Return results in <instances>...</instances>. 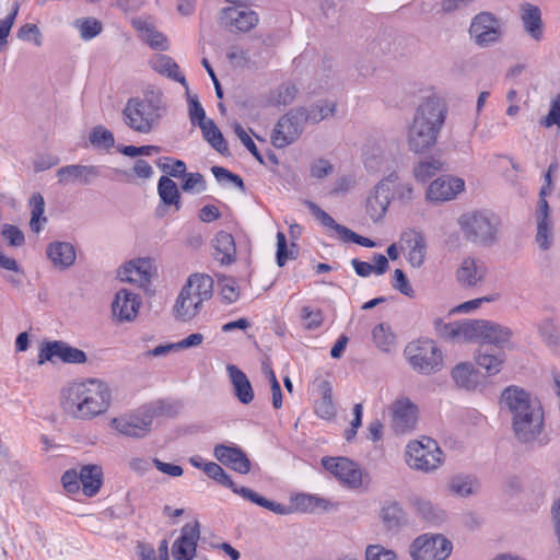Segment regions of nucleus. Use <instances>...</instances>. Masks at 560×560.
<instances>
[{"instance_id":"obj_57","label":"nucleus","mask_w":560,"mask_h":560,"mask_svg":"<svg viewBox=\"0 0 560 560\" xmlns=\"http://www.w3.org/2000/svg\"><path fill=\"white\" fill-rule=\"evenodd\" d=\"M16 36L20 40L33 44L35 47H42L44 43L42 31L33 23L22 25L18 30Z\"/></svg>"},{"instance_id":"obj_14","label":"nucleus","mask_w":560,"mask_h":560,"mask_svg":"<svg viewBox=\"0 0 560 560\" xmlns=\"http://www.w3.org/2000/svg\"><path fill=\"white\" fill-rule=\"evenodd\" d=\"M156 276V265L151 257H135L122 262L116 270V278L122 282L147 290Z\"/></svg>"},{"instance_id":"obj_35","label":"nucleus","mask_w":560,"mask_h":560,"mask_svg":"<svg viewBox=\"0 0 560 560\" xmlns=\"http://www.w3.org/2000/svg\"><path fill=\"white\" fill-rule=\"evenodd\" d=\"M226 373L237 400L244 405L250 404L255 398V393L246 374L234 364L226 365Z\"/></svg>"},{"instance_id":"obj_23","label":"nucleus","mask_w":560,"mask_h":560,"mask_svg":"<svg viewBox=\"0 0 560 560\" xmlns=\"http://www.w3.org/2000/svg\"><path fill=\"white\" fill-rule=\"evenodd\" d=\"M488 268L486 264L472 256L464 257L454 271L455 281L465 289L477 288L487 280Z\"/></svg>"},{"instance_id":"obj_50","label":"nucleus","mask_w":560,"mask_h":560,"mask_svg":"<svg viewBox=\"0 0 560 560\" xmlns=\"http://www.w3.org/2000/svg\"><path fill=\"white\" fill-rule=\"evenodd\" d=\"M205 474L219 482L220 485L230 488L235 494L238 495V490L245 489V487L237 486L232 478L224 471V469L214 462H208L205 466Z\"/></svg>"},{"instance_id":"obj_21","label":"nucleus","mask_w":560,"mask_h":560,"mask_svg":"<svg viewBox=\"0 0 560 560\" xmlns=\"http://www.w3.org/2000/svg\"><path fill=\"white\" fill-rule=\"evenodd\" d=\"M470 39L479 47H489L502 37V23L488 12L477 14L469 26Z\"/></svg>"},{"instance_id":"obj_41","label":"nucleus","mask_w":560,"mask_h":560,"mask_svg":"<svg viewBox=\"0 0 560 560\" xmlns=\"http://www.w3.org/2000/svg\"><path fill=\"white\" fill-rule=\"evenodd\" d=\"M133 27L138 31L142 40L153 48L165 49L167 47L166 37L156 31L155 26L145 19L138 18L132 20Z\"/></svg>"},{"instance_id":"obj_60","label":"nucleus","mask_w":560,"mask_h":560,"mask_svg":"<svg viewBox=\"0 0 560 560\" xmlns=\"http://www.w3.org/2000/svg\"><path fill=\"white\" fill-rule=\"evenodd\" d=\"M392 285L393 288L404 294L407 298L413 299L416 296V291L401 269H395L392 275Z\"/></svg>"},{"instance_id":"obj_34","label":"nucleus","mask_w":560,"mask_h":560,"mask_svg":"<svg viewBox=\"0 0 560 560\" xmlns=\"http://www.w3.org/2000/svg\"><path fill=\"white\" fill-rule=\"evenodd\" d=\"M383 178L393 200L407 206L416 199L417 190L411 182L401 179L397 173H390Z\"/></svg>"},{"instance_id":"obj_55","label":"nucleus","mask_w":560,"mask_h":560,"mask_svg":"<svg viewBox=\"0 0 560 560\" xmlns=\"http://www.w3.org/2000/svg\"><path fill=\"white\" fill-rule=\"evenodd\" d=\"M440 170V165L433 160H420L412 167V176L417 182L423 183L431 178Z\"/></svg>"},{"instance_id":"obj_59","label":"nucleus","mask_w":560,"mask_h":560,"mask_svg":"<svg viewBox=\"0 0 560 560\" xmlns=\"http://www.w3.org/2000/svg\"><path fill=\"white\" fill-rule=\"evenodd\" d=\"M301 319L303 327L307 330L318 329L324 322L322 311L318 308H312L310 306L302 307Z\"/></svg>"},{"instance_id":"obj_4","label":"nucleus","mask_w":560,"mask_h":560,"mask_svg":"<svg viewBox=\"0 0 560 560\" xmlns=\"http://www.w3.org/2000/svg\"><path fill=\"white\" fill-rule=\"evenodd\" d=\"M214 280L206 272L190 273L172 304V315L180 323L194 320L213 295Z\"/></svg>"},{"instance_id":"obj_38","label":"nucleus","mask_w":560,"mask_h":560,"mask_svg":"<svg viewBox=\"0 0 560 560\" xmlns=\"http://www.w3.org/2000/svg\"><path fill=\"white\" fill-rule=\"evenodd\" d=\"M521 20L525 32L534 40H540L542 37V21L540 10L529 3L521 7Z\"/></svg>"},{"instance_id":"obj_56","label":"nucleus","mask_w":560,"mask_h":560,"mask_svg":"<svg viewBox=\"0 0 560 560\" xmlns=\"http://www.w3.org/2000/svg\"><path fill=\"white\" fill-rule=\"evenodd\" d=\"M80 36L85 39H92L102 32V23L94 18H82L74 22Z\"/></svg>"},{"instance_id":"obj_18","label":"nucleus","mask_w":560,"mask_h":560,"mask_svg":"<svg viewBox=\"0 0 560 560\" xmlns=\"http://www.w3.org/2000/svg\"><path fill=\"white\" fill-rule=\"evenodd\" d=\"M303 115V108H293L278 120L271 135L276 148H285L301 137L307 124Z\"/></svg>"},{"instance_id":"obj_32","label":"nucleus","mask_w":560,"mask_h":560,"mask_svg":"<svg viewBox=\"0 0 560 560\" xmlns=\"http://www.w3.org/2000/svg\"><path fill=\"white\" fill-rule=\"evenodd\" d=\"M371 340L374 348L386 355L397 352L398 336L388 323H378L371 330Z\"/></svg>"},{"instance_id":"obj_52","label":"nucleus","mask_w":560,"mask_h":560,"mask_svg":"<svg viewBox=\"0 0 560 560\" xmlns=\"http://www.w3.org/2000/svg\"><path fill=\"white\" fill-rule=\"evenodd\" d=\"M219 295L225 304L238 301L241 288L234 278L222 276L219 278Z\"/></svg>"},{"instance_id":"obj_13","label":"nucleus","mask_w":560,"mask_h":560,"mask_svg":"<svg viewBox=\"0 0 560 560\" xmlns=\"http://www.w3.org/2000/svg\"><path fill=\"white\" fill-rule=\"evenodd\" d=\"M324 469L331 475L342 487L349 490L365 489L370 485L369 474L354 460L343 457H323Z\"/></svg>"},{"instance_id":"obj_26","label":"nucleus","mask_w":560,"mask_h":560,"mask_svg":"<svg viewBox=\"0 0 560 560\" xmlns=\"http://www.w3.org/2000/svg\"><path fill=\"white\" fill-rule=\"evenodd\" d=\"M535 224V244L541 252H548L555 245L556 231L551 209H547L545 203L536 208L534 213Z\"/></svg>"},{"instance_id":"obj_22","label":"nucleus","mask_w":560,"mask_h":560,"mask_svg":"<svg viewBox=\"0 0 560 560\" xmlns=\"http://www.w3.org/2000/svg\"><path fill=\"white\" fill-rule=\"evenodd\" d=\"M308 208L315 219L327 230V233L330 237L339 240L341 242L348 243H357L364 247H374L375 243L368 238L363 237L345 225L337 223L326 211L320 209L318 206L314 203H310Z\"/></svg>"},{"instance_id":"obj_6","label":"nucleus","mask_w":560,"mask_h":560,"mask_svg":"<svg viewBox=\"0 0 560 560\" xmlns=\"http://www.w3.org/2000/svg\"><path fill=\"white\" fill-rule=\"evenodd\" d=\"M163 411L162 402H153L138 409L120 412L108 419V428L120 438L144 440L154 430V421Z\"/></svg>"},{"instance_id":"obj_7","label":"nucleus","mask_w":560,"mask_h":560,"mask_svg":"<svg viewBox=\"0 0 560 560\" xmlns=\"http://www.w3.org/2000/svg\"><path fill=\"white\" fill-rule=\"evenodd\" d=\"M458 225L466 238L477 245H492L500 238L501 219L488 209L463 213Z\"/></svg>"},{"instance_id":"obj_10","label":"nucleus","mask_w":560,"mask_h":560,"mask_svg":"<svg viewBox=\"0 0 560 560\" xmlns=\"http://www.w3.org/2000/svg\"><path fill=\"white\" fill-rule=\"evenodd\" d=\"M104 471L101 465L88 464L66 470L61 476V485L69 494L82 493L93 498L102 489Z\"/></svg>"},{"instance_id":"obj_40","label":"nucleus","mask_w":560,"mask_h":560,"mask_svg":"<svg viewBox=\"0 0 560 560\" xmlns=\"http://www.w3.org/2000/svg\"><path fill=\"white\" fill-rule=\"evenodd\" d=\"M385 528L393 530L406 525L407 515L401 505L395 501L385 502L378 512Z\"/></svg>"},{"instance_id":"obj_33","label":"nucleus","mask_w":560,"mask_h":560,"mask_svg":"<svg viewBox=\"0 0 560 560\" xmlns=\"http://www.w3.org/2000/svg\"><path fill=\"white\" fill-rule=\"evenodd\" d=\"M451 377L456 387L466 392H476L481 387L479 372L470 362H460L451 371Z\"/></svg>"},{"instance_id":"obj_29","label":"nucleus","mask_w":560,"mask_h":560,"mask_svg":"<svg viewBox=\"0 0 560 560\" xmlns=\"http://www.w3.org/2000/svg\"><path fill=\"white\" fill-rule=\"evenodd\" d=\"M213 456L219 463L238 474L246 475L250 471V460L238 447L224 444L215 445Z\"/></svg>"},{"instance_id":"obj_5","label":"nucleus","mask_w":560,"mask_h":560,"mask_svg":"<svg viewBox=\"0 0 560 560\" xmlns=\"http://www.w3.org/2000/svg\"><path fill=\"white\" fill-rule=\"evenodd\" d=\"M445 119L444 104L435 97L423 101L416 110L408 130L407 142L411 151L422 153L436 142Z\"/></svg>"},{"instance_id":"obj_64","label":"nucleus","mask_w":560,"mask_h":560,"mask_svg":"<svg viewBox=\"0 0 560 560\" xmlns=\"http://www.w3.org/2000/svg\"><path fill=\"white\" fill-rule=\"evenodd\" d=\"M1 235L10 247H21L25 243L24 233L15 225L4 224Z\"/></svg>"},{"instance_id":"obj_53","label":"nucleus","mask_w":560,"mask_h":560,"mask_svg":"<svg viewBox=\"0 0 560 560\" xmlns=\"http://www.w3.org/2000/svg\"><path fill=\"white\" fill-rule=\"evenodd\" d=\"M277 265L283 267L288 260L295 258V243L288 245L287 236L283 232L277 233Z\"/></svg>"},{"instance_id":"obj_43","label":"nucleus","mask_w":560,"mask_h":560,"mask_svg":"<svg viewBox=\"0 0 560 560\" xmlns=\"http://www.w3.org/2000/svg\"><path fill=\"white\" fill-rule=\"evenodd\" d=\"M475 361L488 375H495L502 370L505 355L502 351H479L475 354Z\"/></svg>"},{"instance_id":"obj_31","label":"nucleus","mask_w":560,"mask_h":560,"mask_svg":"<svg viewBox=\"0 0 560 560\" xmlns=\"http://www.w3.org/2000/svg\"><path fill=\"white\" fill-rule=\"evenodd\" d=\"M46 256L56 270H66L75 262L77 252L71 243L55 241L47 245Z\"/></svg>"},{"instance_id":"obj_15","label":"nucleus","mask_w":560,"mask_h":560,"mask_svg":"<svg viewBox=\"0 0 560 560\" xmlns=\"http://www.w3.org/2000/svg\"><path fill=\"white\" fill-rule=\"evenodd\" d=\"M88 361L86 353L61 340H43L38 346L37 364H84Z\"/></svg>"},{"instance_id":"obj_12","label":"nucleus","mask_w":560,"mask_h":560,"mask_svg":"<svg viewBox=\"0 0 560 560\" xmlns=\"http://www.w3.org/2000/svg\"><path fill=\"white\" fill-rule=\"evenodd\" d=\"M453 548V542L446 535L427 532L410 541L407 552L411 560H446Z\"/></svg>"},{"instance_id":"obj_47","label":"nucleus","mask_w":560,"mask_h":560,"mask_svg":"<svg viewBox=\"0 0 560 560\" xmlns=\"http://www.w3.org/2000/svg\"><path fill=\"white\" fill-rule=\"evenodd\" d=\"M31 210L30 228L38 234L45 225L47 219L45 213V200L40 194H33L28 201Z\"/></svg>"},{"instance_id":"obj_20","label":"nucleus","mask_w":560,"mask_h":560,"mask_svg":"<svg viewBox=\"0 0 560 560\" xmlns=\"http://www.w3.org/2000/svg\"><path fill=\"white\" fill-rule=\"evenodd\" d=\"M221 24L233 34H246L259 24V14L252 8L237 4L222 9Z\"/></svg>"},{"instance_id":"obj_42","label":"nucleus","mask_w":560,"mask_h":560,"mask_svg":"<svg viewBox=\"0 0 560 560\" xmlns=\"http://www.w3.org/2000/svg\"><path fill=\"white\" fill-rule=\"evenodd\" d=\"M320 398L315 404V413L324 420H332L336 416V407L332 400V386L323 381L319 384Z\"/></svg>"},{"instance_id":"obj_30","label":"nucleus","mask_w":560,"mask_h":560,"mask_svg":"<svg viewBox=\"0 0 560 560\" xmlns=\"http://www.w3.org/2000/svg\"><path fill=\"white\" fill-rule=\"evenodd\" d=\"M292 513H318L331 512L338 509V504L314 494L299 493L290 499Z\"/></svg>"},{"instance_id":"obj_54","label":"nucleus","mask_w":560,"mask_h":560,"mask_svg":"<svg viewBox=\"0 0 560 560\" xmlns=\"http://www.w3.org/2000/svg\"><path fill=\"white\" fill-rule=\"evenodd\" d=\"M364 560H399V556L382 544H369L364 549Z\"/></svg>"},{"instance_id":"obj_62","label":"nucleus","mask_w":560,"mask_h":560,"mask_svg":"<svg viewBox=\"0 0 560 560\" xmlns=\"http://www.w3.org/2000/svg\"><path fill=\"white\" fill-rule=\"evenodd\" d=\"M231 126L240 141L244 144V147L255 156V159L258 162L264 163L262 155L259 153L249 132L246 129H244L243 126L238 122H233Z\"/></svg>"},{"instance_id":"obj_48","label":"nucleus","mask_w":560,"mask_h":560,"mask_svg":"<svg viewBox=\"0 0 560 560\" xmlns=\"http://www.w3.org/2000/svg\"><path fill=\"white\" fill-rule=\"evenodd\" d=\"M151 68L158 73L173 78L176 81L185 83V78L182 75L178 66L164 55H156L150 60Z\"/></svg>"},{"instance_id":"obj_11","label":"nucleus","mask_w":560,"mask_h":560,"mask_svg":"<svg viewBox=\"0 0 560 560\" xmlns=\"http://www.w3.org/2000/svg\"><path fill=\"white\" fill-rule=\"evenodd\" d=\"M404 354L412 370L423 375H431L444 366L442 349L434 340L429 338L408 343Z\"/></svg>"},{"instance_id":"obj_61","label":"nucleus","mask_w":560,"mask_h":560,"mask_svg":"<svg viewBox=\"0 0 560 560\" xmlns=\"http://www.w3.org/2000/svg\"><path fill=\"white\" fill-rule=\"evenodd\" d=\"M463 323L464 320L447 324L444 323L442 318L438 317L433 319V327L440 337L454 342H463L460 338L455 336L457 326L462 325Z\"/></svg>"},{"instance_id":"obj_8","label":"nucleus","mask_w":560,"mask_h":560,"mask_svg":"<svg viewBox=\"0 0 560 560\" xmlns=\"http://www.w3.org/2000/svg\"><path fill=\"white\" fill-rule=\"evenodd\" d=\"M404 459L412 470L433 474L444 466L445 453L434 439L420 435L407 442Z\"/></svg>"},{"instance_id":"obj_45","label":"nucleus","mask_w":560,"mask_h":560,"mask_svg":"<svg viewBox=\"0 0 560 560\" xmlns=\"http://www.w3.org/2000/svg\"><path fill=\"white\" fill-rule=\"evenodd\" d=\"M158 194L164 205L173 206L176 211L180 209V194L173 179L162 176L159 180Z\"/></svg>"},{"instance_id":"obj_51","label":"nucleus","mask_w":560,"mask_h":560,"mask_svg":"<svg viewBox=\"0 0 560 560\" xmlns=\"http://www.w3.org/2000/svg\"><path fill=\"white\" fill-rule=\"evenodd\" d=\"M499 299V294H490L465 301L450 310V315H470L482 307L485 303H491Z\"/></svg>"},{"instance_id":"obj_36","label":"nucleus","mask_w":560,"mask_h":560,"mask_svg":"<svg viewBox=\"0 0 560 560\" xmlns=\"http://www.w3.org/2000/svg\"><path fill=\"white\" fill-rule=\"evenodd\" d=\"M213 257L224 266L236 261V245L232 234L220 231L212 240Z\"/></svg>"},{"instance_id":"obj_49","label":"nucleus","mask_w":560,"mask_h":560,"mask_svg":"<svg viewBox=\"0 0 560 560\" xmlns=\"http://www.w3.org/2000/svg\"><path fill=\"white\" fill-rule=\"evenodd\" d=\"M88 140L93 148L104 151H108L115 144L113 132L102 125L95 126L89 131Z\"/></svg>"},{"instance_id":"obj_9","label":"nucleus","mask_w":560,"mask_h":560,"mask_svg":"<svg viewBox=\"0 0 560 560\" xmlns=\"http://www.w3.org/2000/svg\"><path fill=\"white\" fill-rule=\"evenodd\" d=\"M455 336L463 343L479 342L493 345L497 348L508 347L512 340L513 331L510 327L489 319H465L457 326Z\"/></svg>"},{"instance_id":"obj_1","label":"nucleus","mask_w":560,"mask_h":560,"mask_svg":"<svg viewBox=\"0 0 560 560\" xmlns=\"http://www.w3.org/2000/svg\"><path fill=\"white\" fill-rule=\"evenodd\" d=\"M58 401L61 410L70 418L89 421L103 417L110 410L114 390L103 378H75L61 386Z\"/></svg>"},{"instance_id":"obj_39","label":"nucleus","mask_w":560,"mask_h":560,"mask_svg":"<svg viewBox=\"0 0 560 560\" xmlns=\"http://www.w3.org/2000/svg\"><path fill=\"white\" fill-rule=\"evenodd\" d=\"M302 108L307 124H318L335 116L337 104L334 100L323 98Z\"/></svg>"},{"instance_id":"obj_2","label":"nucleus","mask_w":560,"mask_h":560,"mask_svg":"<svg viewBox=\"0 0 560 560\" xmlns=\"http://www.w3.org/2000/svg\"><path fill=\"white\" fill-rule=\"evenodd\" d=\"M500 404L512 416V430L517 441L525 444L545 442V410L536 395L518 386H509L502 392Z\"/></svg>"},{"instance_id":"obj_19","label":"nucleus","mask_w":560,"mask_h":560,"mask_svg":"<svg viewBox=\"0 0 560 560\" xmlns=\"http://www.w3.org/2000/svg\"><path fill=\"white\" fill-rule=\"evenodd\" d=\"M399 249L412 269L424 267L429 257V243L423 232L413 229L405 231L399 238Z\"/></svg>"},{"instance_id":"obj_3","label":"nucleus","mask_w":560,"mask_h":560,"mask_svg":"<svg viewBox=\"0 0 560 560\" xmlns=\"http://www.w3.org/2000/svg\"><path fill=\"white\" fill-rule=\"evenodd\" d=\"M165 110L163 92L155 86H148L141 95L127 100L121 118L125 126L133 132L150 135L159 126Z\"/></svg>"},{"instance_id":"obj_17","label":"nucleus","mask_w":560,"mask_h":560,"mask_svg":"<svg viewBox=\"0 0 560 560\" xmlns=\"http://www.w3.org/2000/svg\"><path fill=\"white\" fill-rule=\"evenodd\" d=\"M142 299L133 290L121 287L113 294L110 318L117 325L133 323L141 311Z\"/></svg>"},{"instance_id":"obj_46","label":"nucleus","mask_w":560,"mask_h":560,"mask_svg":"<svg viewBox=\"0 0 560 560\" xmlns=\"http://www.w3.org/2000/svg\"><path fill=\"white\" fill-rule=\"evenodd\" d=\"M202 132L203 139L219 153H226L229 151L228 143L212 119L203 121L199 126Z\"/></svg>"},{"instance_id":"obj_44","label":"nucleus","mask_w":560,"mask_h":560,"mask_svg":"<svg viewBox=\"0 0 560 560\" xmlns=\"http://www.w3.org/2000/svg\"><path fill=\"white\" fill-rule=\"evenodd\" d=\"M238 495H241L242 498H244L253 503H256L259 506H262V508L273 512L275 514H278V515L292 514L291 503L289 505H285V504L279 503V502L270 501V500L259 495L258 493H256L255 491H253L249 488L245 487V489L238 490Z\"/></svg>"},{"instance_id":"obj_37","label":"nucleus","mask_w":560,"mask_h":560,"mask_svg":"<svg viewBox=\"0 0 560 560\" xmlns=\"http://www.w3.org/2000/svg\"><path fill=\"white\" fill-rule=\"evenodd\" d=\"M98 175L95 166L68 165L57 171V178L61 184H89Z\"/></svg>"},{"instance_id":"obj_28","label":"nucleus","mask_w":560,"mask_h":560,"mask_svg":"<svg viewBox=\"0 0 560 560\" xmlns=\"http://www.w3.org/2000/svg\"><path fill=\"white\" fill-rule=\"evenodd\" d=\"M445 492L454 499L468 500L480 492L479 480L469 474L452 475L445 483Z\"/></svg>"},{"instance_id":"obj_58","label":"nucleus","mask_w":560,"mask_h":560,"mask_svg":"<svg viewBox=\"0 0 560 560\" xmlns=\"http://www.w3.org/2000/svg\"><path fill=\"white\" fill-rule=\"evenodd\" d=\"M539 124L546 129L555 126L560 128V94L550 101L548 113L540 118Z\"/></svg>"},{"instance_id":"obj_63","label":"nucleus","mask_w":560,"mask_h":560,"mask_svg":"<svg viewBox=\"0 0 560 560\" xmlns=\"http://www.w3.org/2000/svg\"><path fill=\"white\" fill-rule=\"evenodd\" d=\"M206 180L199 173L185 174L182 189L188 194H201L206 190Z\"/></svg>"},{"instance_id":"obj_25","label":"nucleus","mask_w":560,"mask_h":560,"mask_svg":"<svg viewBox=\"0 0 560 560\" xmlns=\"http://www.w3.org/2000/svg\"><path fill=\"white\" fill-rule=\"evenodd\" d=\"M392 197L389 195L387 185L384 178H382L366 195L364 200V211L366 217L373 223H381L385 219Z\"/></svg>"},{"instance_id":"obj_16","label":"nucleus","mask_w":560,"mask_h":560,"mask_svg":"<svg viewBox=\"0 0 560 560\" xmlns=\"http://www.w3.org/2000/svg\"><path fill=\"white\" fill-rule=\"evenodd\" d=\"M466 191V182L454 174H442L430 182L424 190L429 205H442L457 199Z\"/></svg>"},{"instance_id":"obj_27","label":"nucleus","mask_w":560,"mask_h":560,"mask_svg":"<svg viewBox=\"0 0 560 560\" xmlns=\"http://www.w3.org/2000/svg\"><path fill=\"white\" fill-rule=\"evenodd\" d=\"M418 407L409 398H397L390 405L394 428L401 433L413 430L418 422Z\"/></svg>"},{"instance_id":"obj_24","label":"nucleus","mask_w":560,"mask_h":560,"mask_svg":"<svg viewBox=\"0 0 560 560\" xmlns=\"http://www.w3.org/2000/svg\"><path fill=\"white\" fill-rule=\"evenodd\" d=\"M200 539V525L197 520L187 522L179 536L172 545V556L175 560H192L196 557L197 545Z\"/></svg>"}]
</instances>
